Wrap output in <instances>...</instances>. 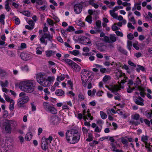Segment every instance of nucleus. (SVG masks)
<instances>
[{
    "label": "nucleus",
    "instance_id": "obj_1",
    "mask_svg": "<svg viewBox=\"0 0 152 152\" xmlns=\"http://www.w3.org/2000/svg\"><path fill=\"white\" fill-rule=\"evenodd\" d=\"M34 81L28 80L20 82L19 85L20 89L24 92L30 93L34 91Z\"/></svg>",
    "mask_w": 152,
    "mask_h": 152
},
{
    "label": "nucleus",
    "instance_id": "obj_2",
    "mask_svg": "<svg viewBox=\"0 0 152 152\" xmlns=\"http://www.w3.org/2000/svg\"><path fill=\"white\" fill-rule=\"evenodd\" d=\"M19 97L17 101V105L19 108H23L25 105V104L27 103L29 100L28 97L26 95L24 92H21L19 94Z\"/></svg>",
    "mask_w": 152,
    "mask_h": 152
},
{
    "label": "nucleus",
    "instance_id": "obj_3",
    "mask_svg": "<svg viewBox=\"0 0 152 152\" xmlns=\"http://www.w3.org/2000/svg\"><path fill=\"white\" fill-rule=\"evenodd\" d=\"M81 74L82 84L84 87H86L87 86V82L91 77V73L89 71L83 69L82 70Z\"/></svg>",
    "mask_w": 152,
    "mask_h": 152
},
{
    "label": "nucleus",
    "instance_id": "obj_4",
    "mask_svg": "<svg viewBox=\"0 0 152 152\" xmlns=\"http://www.w3.org/2000/svg\"><path fill=\"white\" fill-rule=\"evenodd\" d=\"M124 78H125V79L121 80V83L118 82V85H112L110 88H108L109 90L111 91L112 92L115 94V95H117L118 94L117 92L118 91L120 90L121 88H124V86L122 85L121 83H125L126 82L125 80L127 79V77H124Z\"/></svg>",
    "mask_w": 152,
    "mask_h": 152
},
{
    "label": "nucleus",
    "instance_id": "obj_5",
    "mask_svg": "<svg viewBox=\"0 0 152 152\" xmlns=\"http://www.w3.org/2000/svg\"><path fill=\"white\" fill-rule=\"evenodd\" d=\"M53 38V35H51L50 34L44 33L40 39V41L41 43L44 44L45 45H46L47 41H45V39H47L48 40L52 42L51 40Z\"/></svg>",
    "mask_w": 152,
    "mask_h": 152
},
{
    "label": "nucleus",
    "instance_id": "obj_6",
    "mask_svg": "<svg viewBox=\"0 0 152 152\" xmlns=\"http://www.w3.org/2000/svg\"><path fill=\"white\" fill-rule=\"evenodd\" d=\"M74 132V133L73 134L72 140L70 143L71 144H75L78 142L80 139V136L78 130L75 129Z\"/></svg>",
    "mask_w": 152,
    "mask_h": 152
},
{
    "label": "nucleus",
    "instance_id": "obj_7",
    "mask_svg": "<svg viewBox=\"0 0 152 152\" xmlns=\"http://www.w3.org/2000/svg\"><path fill=\"white\" fill-rule=\"evenodd\" d=\"M54 78L53 77L49 76L47 78H45L43 82L42 83L41 85L44 87H49L52 84V82L53 81Z\"/></svg>",
    "mask_w": 152,
    "mask_h": 152
},
{
    "label": "nucleus",
    "instance_id": "obj_8",
    "mask_svg": "<svg viewBox=\"0 0 152 152\" xmlns=\"http://www.w3.org/2000/svg\"><path fill=\"white\" fill-rule=\"evenodd\" d=\"M79 41L81 44L89 46L92 45L90 39L88 38L85 36H82L79 39Z\"/></svg>",
    "mask_w": 152,
    "mask_h": 152
},
{
    "label": "nucleus",
    "instance_id": "obj_9",
    "mask_svg": "<svg viewBox=\"0 0 152 152\" xmlns=\"http://www.w3.org/2000/svg\"><path fill=\"white\" fill-rule=\"evenodd\" d=\"M104 38L105 42L110 43H113L116 41V38L114 35L110 34L109 37L105 36Z\"/></svg>",
    "mask_w": 152,
    "mask_h": 152
},
{
    "label": "nucleus",
    "instance_id": "obj_10",
    "mask_svg": "<svg viewBox=\"0 0 152 152\" xmlns=\"http://www.w3.org/2000/svg\"><path fill=\"white\" fill-rule=\"evenodd\" d=\"M74 129H72L71 130H68L67 131L65 134V138L67 141L69 143H70L71 141L70 138L72 137L73 134L74 132Z\"/></svg>",
    "mask_w": 152,
    "mask_h": 152
},
{
    "label": "nucleus",
    "instance_id": "obj_11",
    "mask_svg": "<svg viewBox=\"0 0 152 152\" xmlns=\"http://www.w3.org/2000/svg\"><path fill=\"white\" fill-rule=\"evenodd\" d=\"M83 8V7L81 4H76L74 6V11L76 14H79L82 11Z\"/></svg>",
    "mask_w": 152,
    "mask_h": 152
},
{
    "label": "nucleus",
    "instance_id": "obj_12",
    "mask_svg": "<svg viewBox=\"0 0 152 152\" xmlns=\"http://www.w3.org/2000/svg\"><path fill=\"white\" fill-rule=\"evenodd\" d=\"M12 128L7 122L4 123L3 125V130L6 134H10L12 132Z\"/></svg>",
    "mask_w": 152,
    "mask_h": 152
},
{
    "label": "nucleus",
    "instance_id": "obj_13",
    "mask_svg": "<svg viewBox=\"0 0 152 152\" xmlns=\"http://www.w3.org/2000/svg\"><path fill=\"white\" fill-rule=\"evenodd\" d=\"M133 84H134L133 80H129L128 83L127 84L128 86L126 88L127 91L128 93H132L133 90L135 89L134 87L131 88V86Z\"/></svg>",
    "mask_w": 152,
    "mask_h": 152
},
{
    "label": "nucleus",
    "instance_id": "obj_14",
    "mask_svg": "<svg viewBox=\"0 0 152 152\" xmlns=\"http://www.w3.org/2000/svg\"><path fill=\"white\" fill-rule=\"evenodd\" d=\"M36 78L37 82L41 85L43 82L45 77H44V76L42 73H40L36 75Z\"/></svg>",
    "mask_w": 152,
    "mask_h": 152
},
{
    "label": "nucleus",
    "instance_id": "obj_15",
    "mask_svg": "<svg viewBox=\"0 0 152 152\" xmlns=\"http://www.w3.org/2000/svg\"><path fill=\"white\" fill-rule=\"evenodd\" d=\"M21 58L24 61H27L30 59L31 58V55L28 53H22L20 55Z\"/></svg>",
    "mask_w": 152,
    "mask_h": 152
},
{
    "label": "nucleus",
    "instance_id": "obj_16",
    "mask_svg": "<svg viewBox=\"0 0 152 152\" xmlns=\"http://www.w3.org/2000/svg\"><path fill=\"white\" fill-rule=\"evenodd\" d=\"M144 100L140 96H138L134 99V102L136 104L140 105H143Z\"/></svg>",
    "mask_w": 152,
    "mask_h": 152
},
{
    "label": "nucleus",
    "instance_id": "obj_17",
    "mask_svg": "<svg viewBox=\"0 0 152 152\" xmlns=\"http://www.w3.org/2000/svg\"><path fill=\"white\" fill-rule=\"evenodd\" d=\"M44 138H42L41 141V148L44 151H46L48 148V142L44 140Z\"/></svg>",
    "mask_w": 152,
    "mask_h": 152
},
{
    "label": "nucleus",
    "instance_id": "obj_18",
    "mask_svg": "<svg viewBox=\"0 0 152 152\" xmlns=\"http://www.w3.org/2000/svg\"><path fill=\"white\" fill-rule=\"evenodd\" d=\"M71 67L74 69L76 72L80 71L81 69L80 67L74 62L71 66Z\"/></svg>",
    "mask_w": 152,
    "mask_h": 152
},
{
    "label": "nucleus",
    "instance_id": "obj_19",
    "mask_svg": "<svg viewBox=\"0 0 152 152\" xmlns=\"http://www.w3.org/2000/svg\"><path fill=\"white\" fill-rule=\"evenodd\" d=\"M56 51L53 50H47L45 52L46 56L48 57H50L56 53Z\"/></svg>",
    "mask_w": 152,
    "mask_h": 152
},
{
    "label": "nucleus",
    "instance_id": "obj_20",
    "mask_svg": "<svg viewBox=\"0 0 152 152\" xmlns=\"http://www.w3.org/2000/svg\"><path fill=\"white\" fill-rule=\"evenodd\" d=\"M125 138H127V136H126L124 137H122L121 138V140L122 143L126 147L128 146V140Z\"/></svg>",
    "mask_w": 152,
    "mask_h": 152
},
{
    "label": "nucleus",
    "instance_id": "obj_21",
    "mask_svg": "<svg viewBox=\"0 0 152 152\" xmlns=\"http://www.w3.org/2000/svg\"><path fill=\"white\" fill-rule=\"evenodd\" d=\"M47 111L54 114H56L57 112V110L55 107L52 106L51 107L50 109L48 110Z\"/></svg>",
    "mask_w": 152,
    "mask_h": 152
},
{
    "label": "nucleus",
    "instance_id": "obj_22",
    "mask_svg": "<svg viewBox=\"0 0 152 152\" xmlns=\"http://www.w3.org/2000/svg\"><path fill=\"white\" fill-rule=\"evenodd\" d=\"M64 93V91L62 89H59L56 90L55 92L57 96H62L63 95Z\"/></svg>",
    "mask_w": 152,
    "mask_h": 152
},
{
    "label": "nucleus",
    "instance_id": "obj_23",
    "mask_svg": "<svg viewBox=\"0 0 152 152\" xmlns=\"http://www.w3.org/2000/svg\"><path fill=\"white\" fill-rule=\"evenodd\" d=\"M145 115L148 118H151L152 116V111L147 110L145 112Z\"/></svg>",
    "mask_w": 152,
    "mask_h": 152
},
{
    "label": "nucleus",
    "instance_id": "obj_24",
    "mask_svg": "<svg viewBox=\"0 0 152 152\" xmlns=\"http://www.w3.org/2000/svg\"><path fill=\"white\" fill-rule=\"evenodd\" d=\"M83 50L84 52L87 53H83L82 54L83 55L88 56V55L90 54L89 53H88V52L90 50L89 48L88 47H84L83 49Z\"/></svg>",
    "mask_w": 152,
    "mask_h": 152
},
{
    "label": "nucleus",
    "instance_id": "obj_25",
    "mask_svg": "<svg viewBox=\"0 0 152 152\" xmlns=\"http://www.w3.org/2000/svg\"><path fill=\"white\" fill-rule=\"evenodd\" d=\"M32 137V135L31 132L28 133L25 137V139L27 141H29L31 139Z\"/></svg>",
    "mask_w": 152,
    "mask_h": 152
},
{
    "label": "nucleus",
    "instance_id": "obj_26",
    "mask_svg": "<svg viewBox=\"0 0 152 152\" xmlns=\"http://www.w3.org/2000/svg\"><path fill=\"white\" fill-rule=\"evenodd\" d=\"M0 84L2 88L7 87L8 85V83L7 80H5L4 82L2 81H0Z\"/></svg>",
    "mask_w": 152,
    "mask_h": 152
},
{
    "label": "nucleus",
    "instance_id": "obj_27",
    "mask_svg": "<svg viewBox=\"0 0 152 152\" xmlns=\"http://www.w3.org/2000/svg\"><path fill=\"white\" fill-rule=\"evenodd\" d=\"M117 50L119 52L123 54L126 55L127 53V51L121 47H118Z\"/></svg>",
    "mask_w": 152,
    "mask_h": 152
},
{
    "label": "nucleus",
    "instance_id": "obj_28",
    "mask_svg": "<svg viewBox=\"0 0 152 152\" xmlns=\"http://www.w3.org/2000/svg\"><path fill=\"white\" fill-rule=\"evenodd\" d=\"M149 137L147 135H143L141 138V141L144 143H147Z\"/></svg>",
    "mask_w": 152,
    "mask_h": 152
},
{
    "label": "nucleus",
    "instance_id": "obj_29",
    "mask_svg": "<svg viewBox=\"0 0 152 152\" xmlns=\"http://www.w3.org/2000/svg\"><path fill=\"white\" fill-rule=\"evenodd\" d=\"M63 60L66 63L71 66L74 62L72 60L69 59H64Z\"/></svg>",
    "mask_w": 152,
    "mask_h": 152
},
{
    "label": "nucleus",
    "instance_id": "obj_30",
    "mask_svg": "<svg viewBox=\"0 0 152 152\" xmlns=\"http://www.w3.org/2000/svg\"><path fill=\"white\" fill-rule=\"evenodd\" d=\"M43 106L45 110L47 111L50 109L51 106L48 103L44 102L43 103Z\"/></svg>",
    "mask_w": 152,
    "mask_h": 152
},
{
    "label": "nucleus",
    "instance_id": "obj_31",
    "mask_svg": "<svg viewBox=\"0 0 152 152\" xmlns=\"http://www.w3.org/2000/svg\"><path fill=\"white\" fill-rule=\"evenodd\" d=\"M124 73H123L121 72L118 71L117 72H116L115 73V76H116V78L118 79L122 77L123 75H124Z\"/></svg>",
    "mask_w": 152,
    "mask_h": 152
},
{
    "label": "nucleus",
    "instance_id": "obj_32",
    "mask_svg": "<svg viewBox=\"0 0 152 152\" xmlns=\"http://www.w3.org/2000/svg\"><path fill=\"white\" fill-rule=\"evenodd\" d=\"M136 70L137 72H139L140 70H141L142 71H144L145 69L144 67L142 66L138 65L137 66V67L136 68Z\"/></svg>",
    "mask_w": 152,
    "mask_h": 152
},
{
    "label": "nucleus",
    "instance_id": "obj_33",
    "mask_svg": "<svg viewBox=\"0 0 152 152\" xmlns=\"http://www.w3.org/2000/svg\"><path fill=\"white\" fill-rule=\"evenodd\" d=\"M7 122L10 126L12 124L13 126H17V123L14 121L7 120Z\"/></svg>",
    "mask_w": 152,
    "mask_h": 152
},
{
    "label": "nucleus",
    "instance_id": "obj_34",
    "mask_svg": "<svg viewBox=\"0 0 152 152\" xmlns=\"http://www.w3.org/2000/svg\"><path fill=\"white\" fill-rule=\"evenodd\" d=\"M5 8L7 12H9L11 9L9 5V0H6L5 2Z\"/></svg>",
    "mask_w": 152,
    "mask_h": 152
},
{
    "label": "nucleus",
    "instance_id": "obj_35",
    "mask_svg": "<svg viewBox=\"0 0 152 152\" xmlns=\"http://www.w3.org/2000/svg\"><path fill=\"white\" fill-rule=\"evenodd\" d=\"M132 118L136 120H138L140 118V115L138 114H135L134 115H132Z\"/></svg>",
    "mask_w": 152,
    "mask_h": 152
},
{
    "label": "nucleus",
    "instance_id": "obj_36",
    "mask_svg": "<svg viewBox=\"0 0 152 152\" xmlns=\"http://www.w3.org/2000/svg\"><path fill=\"white\" fill-rule=\"evenodd\" d=\"M85 20L90 24H91L92 21V17L91 15L87 16L85 19Z\"/></svg>",
    "mask_w": 152,
    "mask_h": 152
},
{
    "label": "nucleus",
    "instance_id": "obj_37",
    "mask_svg": "<svg viewBox=\"0 0 152 152\" xmlns=\"http://www.w3.org/2000/svg\"><path fill=\"white\" fill-rule=\"evenodd\" d=\"M42 0H31V2L34 4L36 2L39 5H42V4L43 2Z\"/></svg>",
    "mask_w": 152,
    "mask_h": 152
},
{
    "label": "nucleus",
    "instance_id": "obj_38",
    "mask_svg": "<svg viewBox=\"0 0 152 152\" xmlns=\"http://www.w3.org/2000/svg\"><path fill=\"white\" fill-rule=\"evenodd\" d=\"M36 53L38 55H41L42 54V48L41 47H37L36 48Z\"/></svg>",
    "mask_w": 152,
    "mask_h": 152
},
{
    "label": "nucleus",
    "instance_id": "obj_39",
    "mask_svg": "<svg viewBox=\"0 0 152 152\" xmlns=\"http://www.w3.org/2000/svg\"><path fill=\"white\" fill-rule=\"evenodd\" d=\"M10 103L9 109L11 111H12L14 109L15 102L14 100H12Z\"/></svg>",
    "mask_w": 152,
    "mask_h": 152
},
{
    "label": "nucleus",
    "instance_id": "obj_40",
    "mask_svg": "<svg viewBox=\"0 0 152 152\" xmlns=\"http://www.w3.org/2000/svg\"><path fill=\"white\" fill-rule=\"evenodd\" d=\"M75 30L73 26H69L68 27V28L65 31L66 32H69L70 31H75Z\"/></svg>",
    "mask_w": 152,
    "mask_h": 152
},
{
    "label": "nucleus",
    "instance_id": "obj_41",
    "mask_svg": "<svg viewBox=\"0 0 152 152\" xmlns=\"http://www.w3.org/2000/svg\"><path fill=\"white\" fill-rule=\"evenodd\" d=\"M5 18V15L4 14H1L0 16V22L2 24H4V19Z\"/></svg>",
    "mask_w": 152,
    "mask_h": 152
},
{
    "label": "nucleus",
    "instance_id": "obj_42",
    "mask_svg": "<svg viewBox=\"0 0 152 152\" xmlns=\"http://www.w3.org/2000/svg\"><path fill=\"white\" fill-rule=\"evenodd\" d=\"M141 2V1L137 2L135 4V6L137 7V9L138 10H140L141 9V7L140 6Z\"/></svg>",
    "mask_w": 152,
    "mask_h": 152
},
{
    "label": "nucleus",
    "instance_id": "obj_43",
    "mask_svg": "<svg viewBox=\"0 0 152 152\" xmlns=\"http://www.w3.org/2000/svg\"><path fill=\"white\" fill-rule=\"evenodd\" d=\"M69 53L71 54L76 56L79 54V52L78 50H74L73 51H70Z\"/></svg>",
    "mask_w": 152,
    "mask_h": 152
},
{
    "label": "nucleus",
    "instance_id": "obj_44",
    "mask_svg": "<svg viewBox=\"0 0 152 152\" xmlns=\"http://www.w3.org/2000/svg\"><path fill=\"white\" fill-rule=\"evenodd\" d=\"M107 47L106 45H104L102 46L101 47L99 48L98 49L100 51L103 52L106 50Z\"/></svg>",
    "mask_w": 152,
    "mask_h": 152
},
{
    "label": "nucleus",
    "instance_id": "obj_45",
    "mask_svg": "<svg viewBox=\"0 0 152 152\" xmlns=\"http://www.w3.org/2000/svg\"><path fill=\"white\" fill-rule=\"evenodd\" d=\"M4 96L5 100L7 102H11V100H13L12 99H11L9 96L5 94H4Z\"/></svg>",
    "mask_w": 152,
    "mask_h": 152
},
{
    "label": "nucleus",
    "instance_id": "obj_46",
    "mask_svg": "<svg viewBox=\"0 0 152 152\" xmlns=\"http://www.w3.org/2000/svg\"><path fill=\"white\" fill-rule=\"evenodd\" d=\"M42 138H44V140L46 141L49 140L50 142H51V141L53 140V137L51 136H49V137L47 138H45V137H43Z\"/></svg>",
    "mask_w": 152,
    "mask_h": 152
},
{
    "label": "nucleus",
    "instance_id": "obj_47",
    "mask_svg": "<svg viewBox=\"0 0 152 152\" xmlns=\"http://www.w3.org/2000/svg\"><path fill=\"white\" fill-rule=\"evenodd\" d=\"M20 13H22L23 15L27 17L29 16L30 15V13L28 11H23Z\"/></svg>",
    "mask_w": 152,
    "mask_h": 152
},
{
    "label": "nucleus",
    "instance_id": "obj_48",
    "mask_svg": "<svg viewBox=\"0 0 152 152\" xmlns=\"http://www.w3.org/2000/svg\"><path fill=\"white\" fill-rule=\"evenodd\" d=\"M100 114L103 119H105L107 118V115L102 111H101Z\"/></svg>",
    "mask_w": 152,
    "mask_h": 152
},
{
    "label": "nucleus",
    "instance_id": "obj_49",
    "mask_svg": "<svg viewBox=\"0 0 152 152\" xmlns=\"http://www.w3.org/2000/svg\"><path fill=\"white\" fill-rule=\"evenodd\" d=\"M6 73V71L0 67V75L2 76L4 75Z\"/></svg>",
    "mask_w": 152,
    "mask_h": 152
},
{
    "label": "nucleus",
    "instance_id": "obj_50",
    "mask_svg": "<svg viewBox=\"0 0 152 152\" xmlns=\"http://www.w3.org/2000/svg\"><path fill=\"white\" fill-rule=\"evenodd\" d=\"M58 134L61 137H64L65 136L64 132L63 131H59L58 132Z\"/></svg>",
    "mask_w": 152,
    "mask_h": 152
},
{
    "label": "nucleus",
    "instance_id": "obj_51",
    "mask_svg": "<svg viewBox=\"0 0 152 152\" xmlns=\"http://www.w3.org/2000/svg\"><path fill=\"white\" fill-rule=\"evenodd\" d=\"M129 123L131 124L132 125H134L135 126H137L140 124V123L137 121H135L132 120L129 121Z\"/></svg>",
    "mask_w": 152,
    "mask_h": 152
},
{
    "label": "nucleus",
    "instance_id": "obj_52",
    "mask_svg": "<svg viewBox=\"0 0 152 152\" xmlns=\"http://www.w3.org/2000/svg\"><path fill=\"white\" fill-rule=\"evenodd\" d=\"M47 22L48 24L50 25L53 26L54 24V22L53 20L50 18L47 19Z\"/></svg>",
    "mask_w": 152,
    "mask_h": 152
},
{
    "label": "nucleus",
    "instance_id": "obj_53",
    "mask_svg": "<svg viewBox=\"0 0 152 152\" xmlns=\"http://www.w3.org/2000/svg\"><path fill=\"white\" fill-rule=\"evenodd\" d=\"M21 69L23 71H28V66L27 65H24L21 67Z\"/></svg>",
    "mask_w": 152,
    "mask_h": 152
},
{
    "label": "nucleus",
    "instance_id": "obj_54",
    "mask_svg": "<svg viewBox=\"0 0 152 152\" xmlns=\"http://www.w3.org/2000/svg\"><path fill=\"white\" fill-rule=\"evenodd\" d=\"M101 21L100 20H98L96 22V25L97 27H101Z\"/></svg>",
    "mask_w": 152,
    "mask_h": 152
},
{
    "label": "nucleus",
    "instance_id": "obj_55",
    "mask_svg": "<svg viewBox=\"0 0 152 152\" xmlns=\"http://www.w3.org/2000/svg\"><path fill=\"white\" fill-rule=\"evenodd\" d=\"M93 140V137L92 135L89 134L88 135V137L86 140L87 141L90 142L92 140Z\"/></svg>",
    "mask_w": 152,
    "mask_h": 152
},
{
    "label": "nucleus",
    "instance_id": "obj_56",
    "mask_svg": "<svg viewBox=\"0 0 152 152\" xmlns=\"http://www.w3.org/2000/svg\"><path fill=\"white\" fill-rule=\"evenodd\" d=\"M109 69H106L105 68H101L100 70V71L102 73H103L108 72Z\"/></svg>",
    "mask_w": 152,
    "mask_h": 152
},
{
    "label": "nucleus",
    "instance_id": "obj_57",
    "mask_svg": "<svg viewBox=\"0 0 152 152\" xmlns=\"http://www.w3.org/2000/svg\"><path fill=\"white\" fill-rule=\"evenodd\" d=\"M67 84L68 85L70 86V89H73V83L70 80H69L67 81Z\"/></svg>",
    "mask_w": 152,
    "mask_h": 152
},
{
    "label": "nucleus",
    "instance_id": "obj_58",
    "mask_svg": "<svg viewBox=\"0 0 152 152\" xmlns=\"http://www.w3.org/2000/svg\"><path fill=\"white\" fill-rule=\"evenodd\" d=\"M110 77L109 75H105L103 79V81L104 82H106L108 80L109 78Z\"/></svg>",
    "mask_w": 152,
    "mask_h": 152
},
{
    "label": "nucleus",
    "instance_id": "obj_59",
    "mask_svg": "<svg viewBox=\"0 0 152 152\" xmlns=\"http://www.w3.org/2000/svg\"><path fill=\"white\" fill-rule=\"evenodd\" d=\"M64 78L65 77L64 76H61V77H58L56 79V80L57 81L60 82L59 80L61 81H62L64 79Z\"/></svg>",
    "mask_w": 152,
    "mask_h": 152
},
{
    "label": "nucleus",
    "instance_id": "obj_60",
    "mask_svg": "<svg viewBox=\"0 0 152 152\" xmlns=\"http://www.w3.org/2000/svg\"><path fill=\"white\" fill-rule=\"evenodd\" d=\"M127 38L130 40H132L134 38L133 35L131 33L127 35Z\"/></svg>",
    "mask_w": 152,
    "mask_h": 152
},
{
    "label": "nucleus",
    "instance_id": "obj_61",
    "mask_svg": "<svg viewBox=\"0 0 152 152\" xmlns=\"http://www.w3.org/2000/svg\"><path fill=\"white\" fill-rule=\"evenodd\" d=\"M115 33L118 36H120L121 37H123V34L121 32L119 31H116Z\"/></svg>",
    "mask_w": 152,
    "mask_h": 152
},
{
    "label": "nucleus",
    "instance_id": "obj_62",
    "mask_svg": "<svg viewBox=\"0 0 152 152\" xmlns=\"http://www.w3.org/2000/svg\"><path fill=\"white\" fill-rule=\"evenodd\" d=\"M78 97L80 101H82L84 99V96L81 93H80L79 94Z\"/></svg>",
    "mask_w": 152,
    "mask_h": 152
},
{
    "label": "nucleus",
    "instance_id": "obj_63",
    "mask_svg": "<svg viewBox=\"0 0 152 152\" xmlns=\"http://www.w3.org/2000/svg\"><path fill=\"white\" fill-rule=\"evenodd\" d=\"M15 20L16 24L17 25L19 24L20 23V21L19 18L17 17H15Z\"/></svg>",
    "mask_w": 152,
    "mask_h": 152
},
{
    "label": "nucleus",
    "instance_id": "obj_64",
    "mask_svg": "<svg viewBox=\"0 0 152 152\" xmlns=\"http://www.w3.org/2000/svg\"><path fill=\"white\" fill-rule=\"evenodd\" d=\"M26 44L24 43H22L21 44L20 48L21 49H24L26 48Z\"/></svg>",
    "mask_w": 152,
    "mask_h": 152
}]
</instances>
